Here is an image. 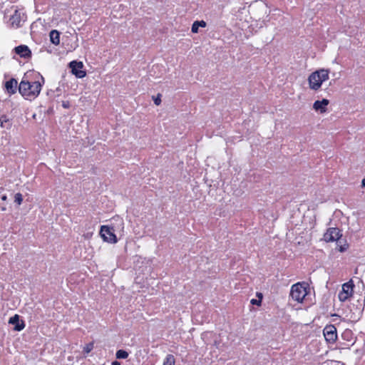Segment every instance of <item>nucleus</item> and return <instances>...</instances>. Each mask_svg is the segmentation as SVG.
I'll list each match as a JSON object with an SVG mask.
<instances>
[{"label":"nucleus","instance_id":"nucleus-1","mask_svg":"<svg viewBox=\"0 0 365 365\" xmlns=\"http://www.w3.org/2000/svg\"><path fill=\"white\" fill-rule=\"evenodd\" d=\"M41 81H29L25 77L23 78L19 86V91L26 100L32 101L40 93L44 78L41 76Z\"/></svg>","mask_w":365,"mask_h":365},{"label":"nucleus","instance_id":"nucleus-2","mask_svg":"<svg viewBox=\"0 0 365 365\" xmlns=\"http://www.w3.org/2000/svg\"><path fill=\"white\" fill-rule=\"evenodd\" d=\"M4 19L6 23L11 27L19 28L22 26L26 20V13L22 8H19L17 6H13L7 9Z\"/></svg>","mask_w":365,"mask_h":365},{"label":"nucleus","instance_id":"nucleus-3","mask_svg":"<svg viewBox=\"0 0 365 365\" xmlns=\"http://www.w3.org/2000/svg\"><path fill=\"white\" fill-rule=\"evenodd\" d=\"M329 69L321 68L312 72L308 76L309 88L314 91H319L323 83L327 81L329 78Z\"/></svg>","mask_w":365,"mask_h":365},{"label":"nucleus","instance_id":"nucleus-4","mask_svg":"<svg viewBox=\"0 0 365 365\" xmlns=\"http://www.w3.org/2000/svg\"><path fill=\"white\" fill-rule=\"evenodd\" d=\"M309 287L305 282H297L293 284L290 290V297L294 301L302 303L309 294Z\"/></svg>","mask_w":365,"mask_h":365},{"label":"nucleus","instance_id":"nucleus-5","mask_svg":"<svg viewBox=\"0 0 365 365\" xmlns=\"http://www.w3.org/2000/svg\"><path fill=\"white\" fill-rule=\"evenodd\" d=\"M115 229L113 226L102 225L101 227L100 235L105 242L115 244L118 242L116 235H115Z\"/></svg>","mask_w":365,"mask_h":365},{"label":"nucleus","instance_id":"nucleus-6","mask_svg":"<svg viewBox=\"0 0 365 365\" xmlns=\"http://www.w3.org/2000/svg\"><path fill=\"white\" fill-rule=\"evenodd\" d=\"M354 283L352 280L344 283L342 285L341 291L339 293L338 297L341 302H345L353 294Z\"/></svg>","mask_w":365,"mask_h":365},{"label":"nucleus","instance_id":"nucleus-7","mask_svg":"<svg viewBox=\"0 0 365 365\" xmlns=\"http://www.w3.org/2000/svg\"><path fill=\"white\" fill-rule=\"evenodd\" d=\"M323 334L326 341L329 344H333L337 339L336 328L334 325H327L324 330Z\"/></svg>","mask_w":365,"mask_h":365},{"label":"nucleus","instance_id":"nucleus-8","mask_svg":"<svg viewBox=\"0 0 365 365\" xmlns=\"http://www.w3.org/2000/svg\"><path fill=\"white\" fill-rule=\"evenodd\" d=\"M341 235H342L339 229L331 227L328 229L324 235V240L327 242H335L339 240Z\"/></svg>","mask_w":365,"mask_h":365},{"label":"nucleus","instance_id":"nucleus-9","mask_svg":"<svg viewBox=\"0 0 365 365\" xmlns=\"http://www.w3.org/2000/svg\"><path fill=\"white\" fill-rule=\"evenodd\" d=\"M69 67L71 69V73L77 78H81L86 76V71L83 70V63L73 61L69 63Z\"/></svg>","mask_w":365,"mask_h":365},{"label":"nucleus","instance_id":"nucleus-10","mask_svg":"<svg viewBox=\"0 0 365 365\" xmlns=\"http://www.w3.org/2000/svg\"><path fill=\"white\" fill-rule=\"evenodd\" d=\"M329 104V101L327 98L322 100H317L313 103V109L321 114L325 113L327 111V106Z\"/></svg>","mask_w":365,"mask_h":365},{"label":"nucleus","instance_id":"nucleus-11","mask_svg":"<svg viewBox=\"0 0 365 365\" xmlns=\"http://www.w3.org/2000/svg\"><path fill=\"white\" fill-rule=\"evenodd\" d=\"M14 52L21 58L29 59L31 57V51L29 46L20 45L14 48Z\"/></svg>","mask_w":365,"mask_h":365},{"label":"nucleus","instance_id":"nucleus-12","mask_svg":"<svg viewBox=\"0 0 365 365\" xmlns=\"http://www.w3.org/2000/svg\"><path fill=\"white\" fill-rule=\"evenodd\" d=\"M9 323L10 324L14 325V330L18 331L24 329L25 327L23 322H20L19 316L18 314H15L14 316L11 317L9 320Z\"/></svg>","mask_w":365,"mask_h":365},{"label":"nucleus","instance_id":"nucleus-13","mask_svg":"<svg viewBox=\"0 0 365 365\" xmlns=\"http://www.w3.org/2000/svg\"><path fill=\"white\" fill-rule=\"evenodd\" d=\"M18 82L16 79L11 78L5 83V88L8 93H15L17 88Z\"/></svg>","mask_w":365,"mask_h":365},{"label":"nucleus","instance_id":"nucleus-14","mask_svg":"<svg viewBox=\"0 0 365 365\" xmlns=\"http://www.w3.org/2000/svg\"><path fill=\"white\" fill-rule=\"evenodd\" d=\"M51 42L55 46L60 43V34L56 30H52L49 34Z\"/></svg>","mask_w":365,"mask_h":365},{"label":"nucleus","instance_id":"nucleus-15","mask_svg":"<svg viewBox=\"0 0 365 365\" xmlns=\"http://www.w3.org/2000/svg\"><path fill=\"white\" fill-rule=\"evenodd\" d=\"M0 125L1 127L8 129L11 126V123L10 119L7 118V116L1 115L0 117Z\"/></svg>","mask_w":365,"mask_h":365},{"label":"nucleus","instance_id":"nucleus-16","mask_svg":"<svg viewBox=\"0 0 365 365\" xmlns=\"http://www.w3.org/2000/svg\"><path fill=\"white\" fill-rule=\"evenodd\" d=\"M175 357L171 354L168 355L164 361L163 365H175Z\"/></svg>","mask_w":365,"mask_h":365},{"label":"nucleus","instance_id":"nucleus-17","mask_svg":"<svg viewBox=\"0 0 365 365\" xmlns=\"http://www.w3.org/2000/svg\"><path fill=\"white\" fill-rule=\"evenodd\" d=\"M117 359H126L128 356V353L123 349H120L116 352Z\"/></svg>","mask_w":365,"mask_h":365},{"label":"nucleus","instance_id":"nucleus-18","mask_svg":"<svg viewBox=\"0 0 365 365\" xmlns=\"http://www.w3.org/2000/svg\"><path fill=\"white\" fill-rule=\"evenodd\" d=\"M23 202V196L21 193H16L14 195V202L20 205Z\"/></svg>","mask_w":365,"mask_h":365},{"label":"nucleus","instance_id":"nucleus-19","mask_svg":"<svg viewBox=\"0 0 365 365\" xmlns=\"http://www.w3.org/2000/svg\"><path fill=\"white\" fill-rule=\"evenodd\" d=\"M93 349V343H89V344H87L84 347H83V352L86 353V354H88L90 353Z\"/></svg>","mask_w":365,"mask_h":365},{"label":"nucleus","instance_id":"nucleus-20","mask_svg":"<svg viewBox=\"0 0 365 365\" xmlns=\"http://www.w3.org/2000/svg\"><path fill=\"white\" fill-rule=\"evenodd\" d=\"M199 28L200 27L197 25V24L196 23V21H194V23L192 25L191 31H192V33L197 34L198 32Z\"/></svg>","mask_w":365,"mask_h":365},{"label":"nucleus","instance_id":"nucleus-21","mask_svg":"<svg viewBox=\"0 0 365 365\" xmlns=\"http://www.w3.org/2000/svg\"><path fill=\"white\" fill-rule=\"evenodd\" d=\"M153 101L156 106H159L161 103V95L158 94L156 97H153Z\"/></svg>","mask_w":365,"mask_h":365},{"label":"nucleus","instance_id":"nucleus-22","mask_svg":"<svg viewBox=\"0 0 365 365\" xmlns=\"http://www.w3.org/2000/svg\"><path fill=\"white\" fill-rule=\"evenodd\" d=\"M199 27L205 28L207 25L206 22L203 20L202 21H195Z\"/></svg>","mask_w":365,"mask_h":365},{"label":"nucleus","instance_id":"nucleus-23","mask_svg":"<svg viewBox=\"0 0 365 365\" xmlns=\"http://www.w3.org/2000/svg\"><path fill=\"white\" fill-rule=\"evenodd\" d=\"M251 304L259 306L261 304V299L258 300V299H252L251 300Z\"/></svg>","mask_w":365,"mask_h":365},{"label":"nucleus","instance_id":"nucleus-24","mask_svg":"<svg viewBox=\"0 0 365 365\" xmlns=\"http://www.w3.org/2000/svg\"><path fill=\"white\" fill-rule=\"evenodd\" d=\"M111 365H120V364L118 361H114L112 362Z\"/></svg>","mask_w":365,"mask_h":365},{"label":"nucleus","instance_id":"nucleus-25","mask_svg":"<svg viewBox=\"0 0 365 365\" xmlns=\"http://www.w3.org/2000/svg\"><path fill=\"white\" fill-rule=\"evenodd\" d=\"M1 200L6 201L7 200V196L6 195H4L3 196H1Z\"/></svg>","mask_w":365,"mask_h":365},{"label":"nucleus","instance_id":"nucleus-26","mask_svg":"<svg viewBox=\"0 0 365 365\" xmlns=\"http://www.w3.org/2000/svg\"><path fill=\"white\" fill-rule=\"evenodd\" d=\"M361 186L365 187V178L361 180Z\"/></svg>","mask_w":365,"mask_h":365},{"label":"nucleus","instance_id":"nucleus-27","mask_svg":"<svg viewBox=\"0 0 365 365\" xmlns=\"http://www.w3.org/2000/svg\"><path fill=\"white\" fill-rule=\"evenodd\" d=\"M63 106L64 108H68V103H63Z\"/></svg>","mask_w":365,"mask_h":365},{"label":"nucleus","instance_id":"nucleus-28","mask_svg":"<svg viewBox=\"0 0 365 365\" xmlns=\"http://www.w3.org/2000/svg\"><path fill=\"white\" fill-rule=\"evenodd\" d=\"M339 251L340 252H344V248L341 247L340 249H339Z\"/></svg>","mask_w":365,"mask_h":365},{"label":"nucleus","instance_id":"nucleus-29","mask_svg":"<svg viewBox=\"0 0 365 365\" xmlns=\"http://www.w3.org/2000/svg\"><path fill=\"white\" fill-rule=\"evenodd\" d=\"M2 7V0H0V9H1Z\"/></svg>","mask_w":365,"mask_h":365},{"label":"nucleus","instance_id":"nucleus-30","mask_svg":"<svg viewBox=\"0 0 365 365\" xmlns=\"http://www.w3.org/2000/svg\"><path fill=\"white\" fill-rule=\"evenodd\" d=\"M1 210H2V211H5V210H6V207H2V208H1Z\"/></svg>","mask_w":365,"mask_h":365}]
</instances>
